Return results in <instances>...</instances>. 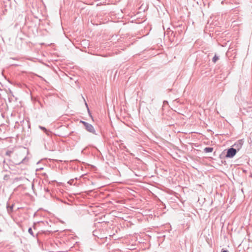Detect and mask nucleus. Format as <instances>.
Returning a JSON list of instances; mask_svg holds the SVG:
<instances>
[{
	"mask_svg": "<svg viewBox=\"0 0 252 252\" xmlns=\"http://www.w3.org/2000/svg\"><path fill=\"white\" fill-rule=\"evenodd\" d=\"M29 158L27 156H24L22 152H19L15 154L13 157V161L14 164L19 165L20 164H27L29 161Z\"/></svg>",
	"mask_w": 252,
	"mask_h": 252,
	"instance_id": "1",
	"label": "nucleus"
},
{
	"mask_svg": "<svg viewBox=\"0 0 252 252\" xmlns=\"http://www.w3.org/2000/svg\"><path fill=\"white\" fill-rule=\"evenodd\" d=\"M237 150L233 148H231L228 149L226 155V158H232L236 155Z\"/></svg>",
	"mask_w": 252,
	"mask_h": 252,
	"instance_id": "2",
	"label": "nucleus"
},
{
	"mask_svg": "<svg viewBox=\"0 0 252 252\" xmlns=\"http://www.w3.org/2000/svg\"><path fill=\"white\" fill-rule=\"evenodd\" d=\"M85 128L86 129L91 132V133H92L94 134H96V133H95V129L94 127V126L88 123V124H85Z\"/></svg>",
	"mask_w": 252,
	"mask_h": 252,
	"instance_id": "3",
	"label": "nucleus"
},
{
	"mask_svg": "<svg viewBox=\"0 0 252 252\" xmlns=\"http://www.w3.org/2000/svg\"><path fill=\"white\" fill-rule=\"evenodd\" d=\"M244 141L243 139L239 140L237 142L235 143V144L233 145V146L235 147V149H236L237 150H239L242 145L244 144Z\"/></svg>",
	"mask_w": 252,
	"mask_h": 252,
	"instance_id": "4",
	"label": "nucleus"
},
{
	"mask_svg": "<svg viewBox=\"0 0 252 252\" xmlns=\"http://www.w3.org/2000/svg\"><path fill=\"white\" fill-rule=\"evenodd\" d=\"M235 4L236 5L239 4V0H224L221 1V4Z\"/></svg>",
	"mask_w": 252,
	"mask_h": 252,
	"instance_id": "5",
	"label": "nucleus"
},
{
	"mask_svg": "<svg viewBox=\"0 0 252 252\" xmlns=\"http://www.w3.org/2000/svg\"><path fill=\"white\" fill-rule=\"evenodd\" d=\"M213 148L212 147H206L204 149V152L205 153H211L213 152Z\"/></svg>",
	"mask_w": 252,
	"mask_h": 252,
	"instance_id": "6",
	"label": "nucleus"
},
{
	"mask_svg": "<svg viewBox=\"0 0 252 252\" xmlns=\"http://www.w3.org/2000/svg\"><path fill=\"white\" fill-rule=\"evenodd\" d=\"M14 205L12 204L11 206L7 205V210L9 213L10 212H12L13 211V208Z\"/></svg>",
	"mask_w": 252,
	"mask_h": 252,
	"instance_id": "7",
	"label": "nucleus"
},
{
	"mask_svg": "<svg viewBox=\"0 0 252 252\" xmlns=\"http://www.w3.org/2000/svg\"><path fill=\"white\" fill-rule=\"evenodd\" d=\"M219 59V58L218 56H217L216 55H215L214 57L212 59V62L214 63H216V62Z\"/></svg>",
	"mask_w": 252,
	"mask_h": 252,
	"instance_id": "8",
	"label": "nucleus"
},
{
	"mask_svg": "<svg viewBox=\"0 0 252 252\" xmlns=\"http://www.w3.org/2000/svg\"><path fill=\"white\" fill-rule=\"evenodd\" d=\"M28 232L33 237H34V234L32 228L31 227L29 228L28 229Z\"/></svg>",
	"mask_w": 252,
	"mask_h": 252,
	"instance_id": "9",
	"label": "nucleus"
},
{
	"mask_svg": "<svg viewBox=\"0 0 252 252\" xmlns=\"http://www.w3.org/2000/svg\"><path fill=\"white\" fill-rule=\"evenodd\" d=\"M39 127L40 129L43 130L44 132L46 133V134H48V132H49V131L45 127L41 126H40Z\"/></svg>",
	"mask_w": 252,
	"mask_h": 252,
	"instance_id": "10",
	"label": "nucleus"
},
{
	"mask_svg": "<svg viewBox=\"0 0 252 252\" xmlns=\"http://www.w3.org/2000/svg\"><path fill=\"white\" fill-rule=\"evenodd\" d=\"M12 153V152L11 151H7L5 153V155L7 156H10V155Z\"/></svg>",
	"mask_w": 252,
	"mask_h": 252,
	"instance_id": "11",
	"label": "nucleus"
},
{
	"mask_svg": "<svg viewBox=\"0 0 252 252\" xmlns=\"http://www.w3.org/2000/svg\"><path fill=\"white\" fill-rule=\"evenodd\" d=\"M74 180L73 179H71V180H70L68 182V184H70V185H72L73 184V182Z\"/></svg>",
	"mask_w": 252,
	"mask_h": 252,
	"instance_id": "12",
	"label": "nucleus"
},
{
	"mask_svg": "<svg viewBox=\"0 0 252 252\" xmlns=\"http://www.w3.org/2000/svg\"><path fill=\"white\" fill-rule=\"evenodd\" d=\"M80 122H81V123H82L83 124V125L84 126H85V124H88V123L86 122H85V121H80Z\"/></svg>",
	"mask_w": 252,
	"mask_h": 252,
	"instance_id": "13",
	"label": "nucleus"
},
{
	"mask_svg": "<svg viewBox=\"0 0 252 252\" xmlns=\"http://www.w3.org/2000/svg\"><path fill=\"white\" fill-rule=\"evenodd\" d=\"M172 35L173 36V37L175 36V33L173 31H172L171 33V36H172Z\"/></svg>",
	"mask_w": 252,
	"mask_h": 252,
	"instance_id": "14",
	"label": "nucleus"
},
{
	"mask_svg": "<svg viewBox=\"0 0 252 252\" xmlns=\"http://www.w3.org/2000/svg\"><path fill=\"white\" fill-rule=\"evenodd\" d=\"M221 252H229L227 250H224L223 249H222L221 251Z\"/></svg>",
	"mask_w": 252,
	"mask_h": 252,
	"instance_id": "15",
	"label": "nucleus"
},
{
	"mask_svg": "<svg viewBox=\"0 0 252 252\" xmlns=\"http://www.w3.org/2000/svg\"><path fill=\"white\" fill-rule=\"evenodd\" d=\"M85 104L87 106V107H88V105H87V103L86 102L85 103Z\"/></svg>",
	"mask_w": 252,
	"mask_h": 252,
	"instance_id": "16",
	"label": "nucleus"
}]
</instances>
